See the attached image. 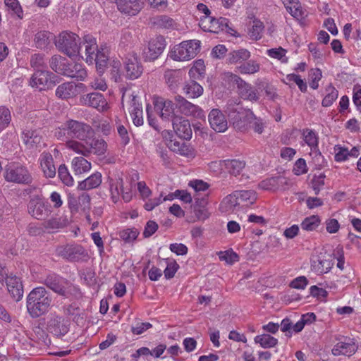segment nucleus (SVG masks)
Listing matches in <instances>:
<instances>
[{
  "label": "nucleus",
  "mask_w": 361,
  "mask_h": 361,
  "mask_svg": "<svg viewBox=\"0 0 361 361\" xmlns=\"http://www.w3.org/2000/svg\"><path fill=\"white\" fill-rule=\"evenodd\" d=\"M261 65L255 60H247L237 68L241 74L252 75L260 71Z\"/></svg>",
  "instance_id": "obj_40"
},
{
  "label": "nucleus",
  "mask_w": 361,
  "mask_h": 361,
  "mask_svg": "<svg viewBox=\"0 0 361 361\" xmlns=\"http://www.w3.org/2000/svg\"><path fill=\"white\" fill-rule=\"evenodd\" d=\"M154 24L159 27L164 29H173L176 26L173 19L165 15L159 16L154 18Z\"/></svg>",
  "instance_id": "obj_50"
},
{
  "label": "nucleus",
  "mask_w": 361,
  "mask_h": 361,
  "mask_svg": "<svg viewBox=\"0 0 361 361\" xmlns=\"http://www.w3.org/2000/svg\"><path fill=\"white\" fill-rule=\"evenodd\" d=\"M66 128L69 139L87 140L94 135L93 129L90 125L75 120L67 121Z\"/></svg>",
  "instance_id": "obj_6"
},
{
  "label": "nucleus",
  "mask_w": 361,
  "mask_h": 361,
  "mask_svg": "<svg viewBox=\"0 0 361 361\" xmlns=\"http://www.w3.org/2000/svg\"><path fill=\"white\" fill-rule=\"evenodd\" d=\"M240 205L250 206L253 204L257 198V193L255 190H236L235 191Z\"/></svg>",
  "instance_id": "obj_35"
},
{
  "label": "nucleus",
  "mask_w": 361,
  "mask_h": 361,
  "mask_svg": "<svg viewBox=\"0 0 361 361\" xmlns=\"http://www.w3.org/2000/svg\"><path fill=\"white\" fill-rule=\"evenodd\" d=\"M118 10L127 16L138 14L145 6V0H116Z\"/></svg>",
  "instance_id": "obj_16"
},
{
  "label": "nucleus",
  "mask_w": 361,
  "mask_h": 361,
  "mask_svg": "<svg viewBox=\"0 0 361 361\" xmlns=\"http://www.w3.org/2000/svg\"><path fill=\"white\" fill-rule=\"evenodd\" d=\"M218 256L221 261H224L228 264H233L239 260L238 255L232 249L220 251L218 252Z\"/></svg>",
  "instance_id": "obj_54"
},
{
  "label": "nucleus",
  "mask_w": 361,
  "mask_h": 361,
  "mask_svg": "<svg viewBox=\"0 0 361 361\" xmlns=\"http://www.w3.org/2000/svg\"><path fill=\"white\" fill-rule=\"evenodd\" d=\"M58 176L63 184L67 186H72L73 185V178L70 174L67 166L65 164H61L58 169Z\"/></svg>",
  "instance_id": "obj_55"
},
{
  "label": "nucleus",
  "mask_w": 361,
  "mask_h": 361,
  "mask_svg": "<svg viewBox=\"0 0 361 361\" xmlns=\"http://www.w3.org/2000/svg\"><path fill=\"white\" fill-rule=\"evenodd\" d=\"M334 256L327 252H320L315 259L312 261L311 269L316 274L320 275L329 272L332 268Z\"/></svg>",
  "instance_id": "obj_11"
},
{
  "label": "nucleus",
  "mask_w": 361,
  "mask_h": 361,
  "mask_svg": "<svg viewBox=\"0 0 361 361\" xmlns=\"http://www.w3.org/2000/svg\"><path fill=\"white\" fill-rule=\"evenodd\" d=\"M80 39L75 33L63 31L57 37L55 45L56 48L68 57L78 56L80 49Z\"/></svg>",
  "instance_id": "obj_3"
},
{
  "label": "nucleus",
  "mask_w": 361,
  "mask_h": 361,
  "mask_svg": "<svg viewBox=\"0 0 361 361\" xmlns=\"http://www.w3.org/2000/svg\"><path fill=\"white\" fill-rule=\"evenodd\" d=\"M57 76L48 71L37 70L32 75L30 84L32 87L39 90H45L54 87L56 82Z\"/></svg>",
  "instance_id": "obj_9"
},
{
  "label": "nucleus",
  "mask_w": 361,
  "mask_h": 361,
  "mask_svg": "<svg viewBox=\"0 0 361 361\" xmlns=\"http://www.w3.org/2000/svg\"><path fill=\"white\" fill-rule=\"evenodd\" d=\"M238 206H240L238 199L233 192L223 199L219 209L222 212H233Z\"/></svg>",
  "instance_id": "obj_37"
},
{
  "label": "nucleus",
  "mask_w": 361,
  "mask_h": 361,
  "mask_svg": "<svg viewBox=\"0 0 361 361\" xmlns=\"http://www.w3.org/2000/svg\"><path fill=\"white\" fill-rule=\"evenodd\" d=\"M97 59L94 63L99 72L102 73L107 66L108 57L106 54L102 51L97 52L95 56Z\"/></svg>",
  "instance_id": "obj_61"
},
{
  "label": "nucleus",
  "mask_w": 361,
  "mask_h": 361,
  "mask_svg": "<svg viewBox=\"0 0 361 361\" xmlns=\"http://www.w3.org/2000/svg\"><path fill=\"white\" fill-rule=\"evenodd\" d=\"M225 75L230 81L237 85L238 93L241 98L250 102L259 100V93L252 85L243 80L236 74L228 72L225 73Z\"/></svg>",
  "instance_id": "obj_5"
},
{
  "label": "nucleus",
  "mask_w": 361,
  "mask_h": 361,
  "mask_svg": "<svg viewBox=\"0 0 361 361\" xmlns=\"http://www.w3.org/2000/svg\"><path fill=\"white\" fill-rule=\"evenodd\" d=\"M183 93L190 99L197 98L203 93V87L195 80L187 82L183 87Z\"/></svg>",
  "instance_id": "obj_36"
},
{
  "label": "nucleus",
  "mask_w": 361,
  "mask_h": 361,
  "mask_svg": "<svg viewBox=\"0 0 361 361\" xmlns=\"http://www.w3.org/2000/svg\"><path fill=\"white\" fill-rule=\"evenodd\" d=\"M154 109L163 119L168 121L174 115V104L172 101L161 97H154L153 100Z\"/></svg>",
  "instance_id": "obj_17"
},
{
  "label": "nucleus",
  "mask_w": 361,
  "mask_h": 361,
  "mask_svg": "<svg viewBox=\"0 0 361 361\" xmlns=\"http://www.w3.org/2000/svg\"><path fill=\"white\" fill-rule=\"evenodd\" d=\"M84 85L79 83L75 85L74 82H64L58 86L56 90V95L61 99H68L73 97L78 94V88H82Z\"/></svg>",
  "instance_id": "obj_27"
},
{
  "label": "nucleus",
  "mask_w": 361,
  "mask_h": 361,
  "mask_svg": "<svg viewBox=\"0 0 361 361\" xmlns=\"http://www.w3.org/2000/svg\"><path fill=\"white\" fill-rule=\"evenodd\" d=\"M11 118L10 109L5 106H0V132L8 126Z\"/></svg>",
  "instance_id": "obj_53"
},
{
  "label": "nucleus",
  "mask_w": 361,
  "mask_h": 361,
  "mask_svg": "<svg viewBox=\"0 0 361 361\" xmlns=\"http://www.w3.org/2000/svg\"><path fill=\"white\" fill-rule=\"evenodd\" d=\"M125 64L127 78L133 80L141 75L143 68L136 54H128L126 59Z\"/></svg>",
  "instance_id": "obj_23"
},
{
  "label": "nucleus",
  "mask_w": 361,
  "mask_h": 361,
  "mask_svg": "<svg viewBox=\"0 0 361 361\" xmlns=\"http://www.w3.org/2000/svg\"><path fill=\"white\" fill-rule=\"evenodd\" d=\"M51 33L47 31L38 32L34 39L35 44L38 49H44L50 43Z\"/></svg>",
  "instance_id": "obj_48"
},
{
  "label": "nucleus",
  "mask_w": 361,
  "mask_h": 361,
  "mask_svg": "<svg viewBox=\"0 0 361 361\" xmlns=\"http://www.w3.org/2000/svg\"><path fill=\"white\" fill-rule=\"evenodd\" d=\"M4 178L7 182L28 185L32 182V176L27 167L20 164H10L6 166Z\"/></svg>",
  "instance_id": "obj_4"
},
{
  "label": "nucleus",
  "mask_w": 361,
  "mask_h": 361,
  "mask_svg": "<svg viewBox=\"0 0 361 361\" xmlns=\"http://www.w3.org/2000/svg\"><path fill=\"white\" fill-rule=\"evenodd\" d=\"M200 50V42L196 39L183 41L175 45L169 56L176 61H190L195 58Z\"/></svg>",
  "instance_id": "obj_2"
},
{
  "label": "nucleus",
  "mask_w": 361,
  "mask_h": 361,
  "mask_svg": "<svg viewBox=\"0 0 361 361\" xmlns=\"http://www.w3.org/2000/svg\"><path fill=\"white\" fill-rule=\"evenodd\" d=\"M304 141L310 147L311 151L318 149V136L312 130H306L303 133Z\"/></svg>",
  "instance_id": "obj_51"
},
{
  "label": "nucleus",
  "mask_w": 361,
  "mask_h": 361,
  "mask_svg": "<svg viewBox=\"0 0 361 361\" xmlns=\"http://www.w3.org/2000/svg\"><path fill=\"white\" fill-rule=\"evenodd\" d=\"M179 265L174 260H170L167 263V266L164 271V276L166 279H169L174 276L176 272L177 271Z\"/></svg>",
  "instance_id": "obj_62"
},
{
  "label": "nucleus",
  "mask_w": 361,
  "mask_h": 361,
  "mask_svg": "<svg viewBox=\"0 0 361 361\" xmlns=\"http://www.w3.org/2000/svg\"><path fill=\"white\" fill-rule=\"evenodd\" d=\"M86 157H75L71 161V168L75 176L87 173L92 168V164Z\"/></svg>",
  "instance_id": "obj_34"
},
{
  "label": "nucleus",
  "mask_w": 361,
  "mask_h": 361,
  "mask_svg": "<svg viewBox=\"0 0 361 361\" xmlns=\"http://www.w3.org/2000/svg\"><path fill=\"white\" fill-rule=\"evenodd\" d=\"M44 283L59 295L67 297L69 282L66 279L58 275L50 274L44 279Z\"/></svg>",
  "instance_id": "obj_13"
},
{
  "label": "nucleus",
  "mask_w": 361,
  "mask_h": 361,
  "mask_svg": "<svg viewBox=\"0 0 361 361\" xmlns=\"http://www.w3.org/2000/svg\"><path fill=\"white\" fill-rule=\"evenodd\" d=\"M165 47L166 42L162 36L152 39L149 42L147 47L143 50V57L146 61H154L163 52Z\"/></svg>",
  "instance_id": "obj_12"
},
{
  "label": "nucleus",
  "mask_w": 361,
  "mask_h": 361,
  "mask_svg": "<svg viewBox=\"0 0 361 361\" xmlns=\"http://www.w3.org/2000/svg\"><path fill=\"white\" fill-rule=\"evenodd\" d=\"M83 45L85 46V61L89 64H94L97 57L95 56L100 50L96 42V39L91 35H85L83 37Z\"/></svg>",
  "instance_id": "obj_25"
},
{
  "label": "nucleus",
  "mask_w": 361,
  "mask_h": 361,
  "mask_svg": "<svg viewBox=\"0 0 361 361\" xmlns=\"http://www.w3.org/2000/svg\"><path fill=\"white\" fill-rule=\"evenodd\" d=\"M65 145L68 149L80 154V157H89L90 156L89 139H87V140L68 139L66 140Z\"/></svg>",
  "instance_id": "obj_26"
},
{
  "label": "nucleus",
  "mask_w": 361,
  "mask_h": 361,
  "mask_svg": "<svg viewBox=\"0 0 361 361\" xmlns=\"http://www.w3.org/2000/svg\"><path fill=\"white\" fill-rule=\"evenodd\" d=\"M47 326V331L56 336H64L68 331V328L64 323V318L55 313L49 315Z\"/></svg>",
  "instance_id": "obj_20"
},
{
  "label": "nucleus",
  "mask_w": 361,
  "mask_h": 361,
  "mask_svg": "<svg viewBox=\"0 0 361 361\" xmlns=\"http://www.w3.org/2000/svg\"><path fill=\"white\" fill-rule=\"evenodd\" d=\"M184 73L180 70H167L164 78L169 87L175 91L184 79Z\"/></svg>",
  "instance_id": "obj_31"
},
{
  "label": "nucleus",
  "mask_w": 361,
  "mask_h": 361,
  "mask_svg": "<svg viewBox=\"0 0 361 361\" xmlns=\"http://www.w3.org/2000/svg\"><path fill=\"white\" fill-rule=\"evenodd\" d=\"M80 102L82 104L97 109L99 111H104L107 108V102L104 96L97 92H92L82 96L80 99Z\"/></svg>",
  "instance_id": "obj_22"
},
{
  "label": "nucleus",
  "mask_w": 361,
  "mask_h": 361,
  "mask_svg": "<svg viewBox=\"0 0 361 361\" xmlns=\"http://www.w3.org/2000/svg\"><path fill=\"white\" fill-rule=\"evenodd\" d=\"M336 340L338 342L331 350L334 355L351 356L357 351V347L351 338H344L343 340H341L339 337H336Z\"/></svg>",
  "instance_id": "obj_19"
},
{
  "label": "nucleus",
  "mask_w": 361,
  "mask_h": 361,
  "mask_svg": "<svg viewBox=\"0 0 361 361\" xmlns=\"http://www.w3.org/2000/svg\"><path fill=\"white\" fill-rule=\"evenodd\" d=\"M29 214L37 219H43L51 212L49 205L42 200V195H33L28 203Z\"/></svg>",
  "instance_id": "obj_10"
},
{
  "label": "nucleus",
  "mask_w": 361,
  "mask_h": 361,
  "mask_svg": "<svg viewBox=\"0 0 361 361\" xmlns=\"http://www.w3.org/2000/svg\"><path fill=\"white\" fill-rule=\"evenodd\" d=\"M102 177L101 173L95 172L85 180L80 181L78 189L84 191L97 188L102 183Z\"/></svg>",
  "instance_id": "obj_33"
},
{
  "label": "nucleus",
  "mask_w": 361,
  "mask_h": 361,
  "mask_svg": "<svg viewBox=\"0 0 361 361\" xmlns=\"http://www.w3.org/2000/svg\"><path fill=\"white\" fill-rule=\"evenodd\" d=\"M211 128L218 133H224L228 129V121L224 114L218 109H213L208 116Z\"/></svg>",
  "instance_id": "obj_21"
},
{
  "label": "nucleus",
  "mask_w": 361,
  "mask_h": 361,
  "mask_svg": "<svg viewBox=\"0 0 361 361\" xmlns=\"http://www.w3.org/2000/svg\"><path fill=\"white\" fill-rule=\"evenodd\" d=\"M130 114L133 123L136 126H140L143 124L142 109L139 104L136 103L135 97H133L131 102Z\"/></svg>",
  "instance_id": "obj_42"
},
{
  "label": "nucleus",
  "mask_w": 361,
  "mask_h": 361,
  "mask_svg": "<svg viewBox=\"0 0 361 361\" xmlns=\"http://www.w3.org/2000/svg\"><path fill=\"white\" fill-rule=\"evenodd\" d=\"M123 181L122 178H118L115 182L112 183L110 185V192L111 199L114 202H117L119 199V196L123 191Z\"/></svg>",
  "instance_id": "obj_56"
},
{
  "label": "nucleus",
  "mask_w": 361,
  "mask_h": 361,
  "mask_svg": "<svg viewBox=\"0 0 361 361\" xmlns=\"http://www.w3.org/2000/svg\"><path fill=\"white\" fill-rule=\"evenodd\" d=\"M138 234L136 228H126L119 232V237L126 243H131L137 238Z\"/></svg>",
  "instance_id": "obj_58"
},
{
  "label": "nucleus",
  "mask_w": 361,
  "mask_h": 361,
  "mask_svg": "<svg viewBox=\"0 0 361 361\" xmlns=\"http://www.w3.org/2000/svg\"><path fill=\"white\" fill-rule=\"evenodd\" d=\"M286 49L281 47L267 49L266 54L271 58L281 61V63H286L288 58L286 56Z\"/></svg>",
  "instance_id": "obj_49"
},
{
  "label": "nucleus",
  "mask_w": 361,
  "mask_h": 361,
  "mask_svg": "<svg viewBox=\"0 0 361 361\" xmlns=\"http://www.w3.org/2000/svg\"><path fill=\"white\" fill-rule=\"evenodd\" d=\"M326 94L322 100V104L324 107H328L332 105L334 102L338 98V90L331 85L329 84L325 89Z\"/></svg>",
  "instance_id": "obj_47"
},
{
  "label": "nucleus",
  "mask_w": 361,
  "mask_h": 361,
  "mask_svg": "<svg viewBox=\"0 0 361 361\" xmlns=\"http://www.w3.org/2000/svg\"><path fill=\"white\" fill-rule=\"evenodd\" d=\"M320 224V219L318 216L312 215L306 217L300 224L302 229L307 231L315 230Z\"/></svg>",
  "instance_id": "obj_52"
},
{
  "label": "nucleus",
  "mask_w": 361,
  "mask_h": 361,
  "mask_svg": "<svg viewBox=\"0 0 361 361\" xmlns=\"http://www.w3.org/2000/svg\"><path fill=\"white\" fill-rule=\"evenodd\" d=\"M49 63L53 71L62 75L65 67H66L68 60L60 55H54L49 59Z\"/></svg>",
  "instance_id": "obj_44"
},
{
  "label": "nucleus",
  "mask_w": 361,
  "mask_h": 361,
  "mask_svg": "<svg viewBox=\"0 0 361 361\" xmlns=\"http://www.w3.org/2000/svg\"><path fill=\"white\" fill-rule=\"evenodd\" d=\"M70 222L67 216L53 217L43 223L46 229H59L66 227Z\"/></svg>",
  "instance_id": "obj_41"
},
{
  "label": "nucleus",
  "mask_w": 361,
  "mask_h": 361,
  "mask_svg": "<svg viewBox=\"0 0 361 361\" xmlns=\"http://www.w3.org/2000/svg\"><path fill=\"white\" fill-rule=\"evenodd\" d=\"M176 108L185 116H192L196 118H202L203 111L198 106L186 100L184 97L178 95L175 97Z\"/></svg>",
  "instance_id": "obj_18"
},
{
  "label": "nucleus",
  "mask_w": 361,
  "mask_h": 361,
  "mask_svg": "<svg viewBox=\"0 0 361 361\" xmlns=\"http://www.w3.org/2000/svg\"><path fill=\"white\" fill-rule=\"evenodd\" d=\"M225 169L231 174L237 176L245 168V163L238 159H228L222 161Z\"/></svg>",
  "instance_id": "obj_38"
},
{
  "label": "nucleus",
  "mask_w": 361,
  "mask_h": 361,
  "mask_svg": "<svg viewBox=\"0 0 361 361\" xmlns=\"http://www.w3.org/2000/svg\"><path fill=\"white\" fill-rule=\"evenodd\" d=\"M173 128L179 137L186 140L191 138L192 133L188 120L176 116L173 120Z\"/></svg>",
  "instance_id": "obj_24"
},
{
  "label": "nucleus",
  "mask_w": 361,
  "mask_h": 361,
  "mask_svg": "<svg viewBox=\"0 0 361 361\" xmlns=\"http://www.w3.org/2000/svg\"><path fill=\"white\" fill-rule=\"evenodd\" d=\"M287 11L294 18L299 19L302 18L305 12L302 8L301 4L298 0L295 1L293 4L288 6Z\"/></svg>",
  "instance_id": "obj_59"
},
{
  "label": "nucleus",
  "mask_w": 361,
  "mask_h": 361,
  "mask_svg": "<svg viewBox=\"0 0 361 361\" xmlns=\"http://www.w3.org/2000/svg\"><path fill=\"white\" fill-rule=\"evenodd\" d=\"M62 75L76 78L78 80H83L87 77V72L82 68V66L78 63H67Z\"/></svg>",
  "instance_id": "obj_32"
},
{
  "label": "nucleus",
  "mask_w": 361,
  "mask_h": 361,
  "mask_svg": "<svg viewBox=\"0 0 361 361\" xmlns=\"http://www.w3.org/2000/svg\"><path fill=\"white\" fill-rule=\"evenodd\" d=\"M264 30L262 22L259 20H254L251 27L248 29L247 35L252 40H259L262 38Z\"/></svg>",
  "instance_id": "obj_43"
},
{
  "label": "nucleus",
  "mask_w": 361,
  "mask_h": 361,
  "mask_svg": "<svg viewBox=\"0 0 361 361\" xmlns=\"http://www.w3.org/2000/svg\"><path fill=\"white\" fill-rule=\"evenodd\" d=\"M254 341L264 348H273L278 343V340L276 338L266 334L255 336Z\"/></svg>",
  "instance_id": "obj_46"
},
{
  "label": "nucleus",
  "mask_w": 361,
  "mask_h": 361,
  "mask_svg": "<svg viewBox=\"0 0 361 361\" xmlns=\"http://www.w3.org/2000/svg\"><path fill=\"white\" fill-rule=\"evenodd\" d=\"M21 138L28 149H39L44 146L40 129H25L22 133Z\"/></svg>",
  "instance_id": "obj_14"
},
{
  "label": "nucleus",
  "mask_w": 361,
  "mask_h": 361,
  "mask_svg": "<svg viewBox=\"0 0 361 361\" xmlns=\"http://www.w3.org/2000/svg\"><path fill=\"white\" fill-rule=\"evenodd\" d=\"M6 283L8 290L13 300L19 301L23 295V284L20 279L16 276H7Z\"/></svg>",
  "instance_id": "obj_28"
},
{
  "label": "nucleus",
  "mask_w": 361,
  "mask_h": 361,
  "mask_svg": "<svg viewBox=\"0 0 361 361\" xmlns=\"http://www.w3.org/2000/svg\"><path fill=\"white\" fill-rule=\"evenodd\" d=\"M4 4L11 15H16L18 18H22L23 11L18 0H4Z\"/></svg>",
  "instance_id": "obj_57"
},
{
  "label": "nucleus",
  "mask_w": 361,
  "mask_h": 361,
  "mask_svg": "<svg viewBox=\"0 0 361 361\" xmlns=\"http://www.w3.org/2000/svg\"><path fill=\"white\" fill-rule=\"evenodd\" d=\"M59 256L70 262H79L88 258L87 252L80 245L73 244L59 246L56 248Z\"/></svg>",
  "instance_id": "obj_7"
},
{
  "label": "nucleus",
  "mask_w": 361,
  "mask_h": 361,
  "mask_svg": "<svg viewBox=\"0 0 361 361\" xmlns=\"http://www.w3.org/2000/svg\"><path fill=\"white\" fill-rule=\"evenodd\" d=\"M30 66L36 69L46 66V60L44 56L41 54H35L31 56L30 60Z\"/></svg>",
  "instance_id": "obj_60"
},
{
  "label": "nucleus",
  "mask_w": 361,
  "mask_h": 361,
  "mask_svg": "<svg viewBox=\"0 0 361 361\" xmlns=\"http://www.w3.org/2000/svg\"><path fill=\"white\" fill-rule=\"evenodd\" d=\"M251 56L250 52L245 49H240L230 52L227 56V61L231 64L240 63L248 60Z\"/></svg>",
  "instance_id": "obj_39"
},
{
  "label": "nucleus",
  "mask_w": 361,
  "mask_h": 361,
  "mask_svg": "<svg viewBox=\"0 0 361 361\" xmlns=\"http://www.w3.org/2000/svg\"><path fill=\"white\" fill-rule=\"evenodd\" d=\"M89 147H90V155L93 153L98 156L105 154L107 149V144L103 140H91L89 139Z\"/></svg>",
  "instance_id": "obj_45"
},
{
  "label": "nucleus",
  "mask_w": 361,
  "mask_h": 361,
  "mask_svg": "<svg viewBox=\"0 0 361 361\" xmlns=\"http://www.w3.org/2000/svg\"><path fill=\"white\" fill-rule=\"evenodd\" d=\"M239 99H230L226 106V111L233 121L235 128H239L238 123L241 119L240 114L242 107Z\"/></svg>",
  "instance_id": "obj_29"
},
{
  "label": "nucleus",
  "mask_w": 361,
  "mask_h": 361,
  "mask_svg": "<svg viewBox=\"0 0 361 361\" xmlns=\"http://www.w3.org/2000/svg\"><path fill=\"white\" fill-rule=\"evenodd\" d=\"M39 161L44 175L47 178H54L56 171L52 155L48 152H43L40 155Z\"/></svg>",
  "instance_id": "obj_30"
},
{
  "label": "nucleus",
  "mask_w": 361,
  "mask_h": 361,
  "mask_svg": "<svg viewBox=\"0 0 361 361\" xmlns=\"http://www.w3.org/2000/svg\"><path fill=\"white\" fill-rule=\"evenodd\" d=\"M290 185V180L283 176L267 178L258 184V188L264 190L276 191L286 190Z\"/></svg>",
  "instance_id": "obj_15"
},
{
  "label": "nucleus",
  "mask_w": 361,
  "mask_h": 361,
  "mask_svg": "<svg viewBox=\"0 0 361 361\" xmlns=\"http://www.w3.org/2000/svg\"><path fill=\"white\" fill-rule=\"evenodd\" d=\"M335 160L336 161H345L349 157L348 149L340 146H336L335 148Z\"/></svg>",
  "instance_id": "obj_64"
},
{
  "label": "nucleus",
  "mask_w": 361,
  "mask_h": 361,
  "mask_svg": "<svg viewBox=\"0 0 361 361\" xmlns=\"http://www.w3.org/2000/svg\"><path fill=\"white\" fill-rule=\"evenodd\" d=\"M293 171L297 176L306 173L307 172V167L305 160L302 158L298 159L295 163Z\"/></svg>",
  "instance_id": "obj_63"
},
{
  "label": "nucleus",
  "mask_w": 361,
  "mask_h": 361,
  "mask_svg": "<svg viewBox=\"0 0 361 361\" xmlns=\"http://www.w3.org/2000/svg\"><path fill=\"white\" fill-rule=\"evenodd\" d=\"M52 304L51 294L42 286L33 288L27 296V310L32 318L45 314Z\"/></svg>",
  "instance_id": "obj_1"
},
{
  "label": "nucleus",
  "mask_w": 361,
  "mask_h": 361,
  "mask_svg": "<svg viewBox=\"0 0 361 361\" xmlns=\"http://www.w3.org/2000/svg\"><path fill=\"white\" fill-rule=\"evenodd\" d=\"M228 23L226 18H216L211 16H200L199 26L205 32L219 33L221 31L228 32Z\"/></svg>",
  "instance_id": "obj_8"
}]
</instances>
